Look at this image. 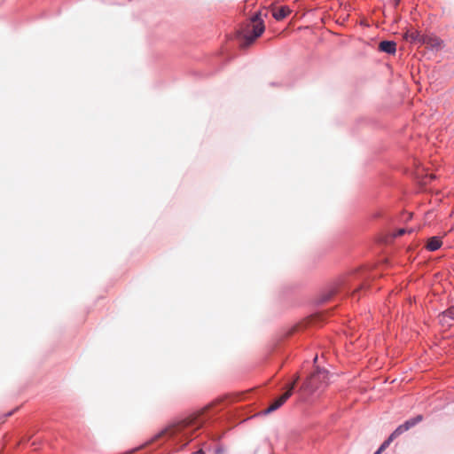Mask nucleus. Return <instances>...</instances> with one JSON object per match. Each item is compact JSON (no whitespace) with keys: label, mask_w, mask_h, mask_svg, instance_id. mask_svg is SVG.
Segmentation results:
<instances>
[{"label":"nucleus","mask_w":454,"mask_h":454,"mask_svg":"<svg viewBox=\"0 0 454 454\" xmlns=\"http://www.w3.org/2000/svg\"><path fill=\"white\" fill-rule=\"evenodd\" d=\"M199 428L197 418H187L182 421L174 423L162 429L155 434L146 444H151L163 437L173 438L181 435L183 438L187 439L192 431Z\"/></svg>","instance_id":"1"},{"label":"nucleus","mask_w":454,"mask_h":454,"mask_svg":"<svg viewBox=\"0 0 454 454\" xmlns=\"http://www.w3.org/2000/svg\"><path fill=\"white\" fill-rule=\"evenodd\" d=\"M405 231H406L405 229H400V230H398L396 236H401L403 233H405Z\"/></svg>","instance_id":"11"},{"label":"nucleus","mask_w":454,"mask_h":454,"mask_svg":"<svg viewBox=\"0 0 454 454\" xmlns=\"http://www.w3.org/2000/svg\"><path fill=\"white\" fill-rule=\"evenodd\" d=\"M442 239L439 237H432L428 239L427 248L429 251H436L442 246Z\"/></svg>","instance_id":"10"},{"label":"nucleus","mask_w":454,"mask_h":454,"mask_svg":"<svg viewBox=\"0 0 454 454\" xmlns=\"http://www.w3.org/2000/svg\"><path fill=\"white\" fill-rule=\"evenodd\" d=\"M422 420V417L420 415L413 418V419H411L407 421H405L403 424L400 425L391 434L390 436L388 437V439L387 441H385L381 446L380 447V449L374 453V454H380L381 451H383L389 444L390 442L395 439L396 437H398L399 435H401L402 434H403L404 432H406L407 430H409L410 428H411L412 427H414L417 423L420 422Z\"/></svg>","instance_id":"3"},{"label":"nucleus","mask_w":454,"mask_h":454,"mask_svg":"<svg viewBox=\"0 0 454 454\" xmlns=\"http://www.w3.org/2000/svg\"><path fill=\"white\" fill-rule=\"evenodd\" d=\"M404 38L411 43H424L425 38L418 31H408L404 35Z\"/></svg>","instance_id":"5"},{"label":"nucleus","mask_w":454,"mask_h":454,"mask_svg":"<svg viewBox=\"0 0 454 454\" xmlns=\"http://www.w3.org/2000/svg\"><path fill=\"white\" fill-rule=\"evenodd\" d=\"M326 372L325 371H317L314 374L311 375L310 379L309 380L306 387L308 388H314L316 387V381L317 380H320L321 378H325Z\"/></svg>","instance_id":"8"},{"label":"nucleus","mask_w":454,"mask_h":454,"mask_svg":"<svg viewBox=\"0 0 454 454\" xmlns=\"http://www.w3.org/2000/svg\"><path fill=\"white\" fill-rule=\"evenodd\" d=\"M380 50L387 53H395L396 44L392 41H383L380 43Z\"/></svg>","instance_id":"9"},{"label":"nucleus","mask_w":454,"mask_h":454,"mask_svg":"<svg viewBox=\"0 0 454 454\" xmlns=\"http://www.w3.org/2000/svg\"><path fill=\"white\" fill-rule=\"evenodd\" d=\"M452 320H454V307L450 308L448 310L443 312L439 317V321L443 325H450V321H452Z\"/></svg>","instance_id":"6"},{"label":"nucleus","mask_w":454,"mask_h":454,"mask_svg":"<svg viewBox=\"0 0 454 454\" xmlns=\"http://www.w3.org/2000/svg\"><path fill=\"white\" fill-rule=\"evenodd\" d=\"M294 384L290 386L289 389L285 394H283L280 397L275 400L272 404L270 405V407L266 410V412L269 413L274 411L280 406H282L286 403V401L291 396Z\"/></svg>","instance_id":"4"},{"label":"nucleus","mask_w":454,"mask_h":454,"mask_svg":"<svg viewBox=\"0 0 454 454\" xmlns=\"http://www.w3.org/2000/svg\"><path fill=\"white\" fill-rule=\"evenodd\" d=\"M264 28L263 21L257 14L254 15L243 32V37L246 44L253 43L263 33Z\"/></svg>","instance_id":"2"},{"label":"nucleus","mask_w":454,"mask_h":454,"mask_svg":"<svg viewBox=\"0 0 454 454\" xmlns=\"http://www.w3.org/2000/svg\"><path fill=\"white\" fill-rule=\"evenodd\" d=\"M290 9L287 6H281L273 11L272 15L277 20H281L288 16Z\"/></svg>","instance_id":"7"}]
</instances>
